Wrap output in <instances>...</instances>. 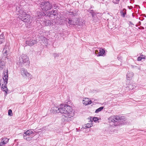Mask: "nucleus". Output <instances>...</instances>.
<instances>
[{
  "label": "nucleus",
  "mask_w": 146,
  "mask_h": 146,
  "mask_svg": "<svg viewBox=\"0 0 146 146\" xmlns=\"http://www.w3.org/2000/svg\"><path fill=\"white\" fill-rule=\"evenodd\" d=\"M74 112L72 108L66 105H61L60 106V113H64L62 120L65 123L72 121L74 115Z\"/></svg>",
  "instance_id": "f257e3e1"
},
{
  "label": "nucleus",
  "mask_w": 146,
  "mask_h": 146,
  "mask_svg": "<svg viewBox=\"0 0 146 146\" xmlns=\"http://www.w3.org/2000/svg\"><path fill=\"white\" fill-rule=\"evenodd\" d=\"M20 6L17 7L16 8V12L17 14L19 15L20 18L21 20L25 22H29L30 20V16L26 13L24 12L22 9H20Z\"/></svg>",
  "instance_id": "f03ea898"
},
{
  "label": "nucleus",
  "mask_w": 146,
  "mask_h": 146,
  "mask_svg": "<svg viewBox=\"0 0 146 146\" xmlns=\"http://www.w3.org/2000/svg\"><path fill=\"white\" fill-rule=\"evenodd\" d=\"M18 63L20 65L28 64L29 63V57L26 54H23L19 57Z\"/></svg>",
  "instance_id": "7ed1b4c3"
},
{
  "label": "nucleus",
  "mask_w": 146,
  "mask_h": 146,
  "mask_svg": "<svg viewBox=\"0 0 146 146\" xmlns=\"http://www.w3.org/2000/svg\"><path fill=\"white\" fill-rule=\"evenodd\" d=\"M120 117L117 116H112L108 118L109 122L112 125L116 126L119 124Z\"/></svg>",
  "instance_id": "20e7f679"
},
{
  "label": "nucleus",
  "mask_w": 146,
  "mask_h": 146,
  "mask_svg": "<svg viewBox=\"0 0 146 146\" xmlns=\"http://www.w3.org/2000/svg\"><path fill=\"white\" fill-rule=\"evenodd\" d=\"M40 5L41 9L46 11L50 9L52 7V5L48 2L42 3Z\"/></svg>",
  "instance_id": "39448f33"
},
{
  "label": "nucleus",
  "mask_w": 146,
  "mask_h": 146,
  "mask_svg": "<svg viewBox=\"0 0 146 146\" xmlns=\"http://www.w3.org/2000/svg\"><path fill=\"white\" fill-rule=\"evenodd\" d=\"M21 75L24 77H28L29 79L32 78V75L28 72L27 69L25 68H22L21 70Z\"/></svg>",
  "instance_id": "423d86ee"
},
{
  "label": "nucleus",
  "mask_w": 146,
  "mask_h": 146,
  "mask_svg": "<svg viewBox=\"0 0 146 146\" xmlns=\"http://www.w3.org/2000/svg\"><path fill=\"white\" fill-rule=\"evenodd\" d=\"M37 42L36 40L33 39L28 40L26 41V44L30 46L33 45L35 44H36Z\"/></svg>",
  "instance_id": "0eeeda50"
},
{
  "label": "nucleus",
  "mask_w": 146,
  "mask_h": 146,
  "mask_svg": "<svg viewBox=\"0 0 146 146\" xmlns=\"http://www.w3.org/2000/svg\"><path fill=\"white\" fill-rule=\"evenodd\" d=\"M134 76L133 73L131 71H128L126 75V78L128 80L132 79Z\"/></svg>",
  "instance_id": "6e6552de"
},
{
  "label": "nucleus",
  "mask_w": 146,
  "mask_h": 146,
  "mask_svg": "<svg viewBox=\"0 0 146 146\" xmlns=\"http://www.w3.org/2000/svg\"><path fill=\"white\" fill-rule=\"evenodd\" d=\"M91 101L88 98H84L83 100V103L85 105L91 104Z\"/></svg>",
  "instance_id": "1a4fd4ad"
},
{
  "label": "nucleus",
  "mask_w": 146,
  "mask_h": 146,
  "mask_svg": "<svg viewBox=\"0 0 146 146\" xmlns=\"http://www.w3.org/2000/svg\"><path fill=\"white\" fill-rule=\"evenodd\" d=\"M9 139L7 138H3L0 143V146H2L4 144H5L8 141Z\"/></svg>",
  "instance_id": "9d476101"
},
{
  "label": "nucleus",
  "mask_w": 146,
  "mask_h": 146,
  "mask_svg": "<svg viewBox=\"0 0 146 146\" xmlns=\"http://www.w3.org/2000/svg\"><path fill=\"white\" fill-rule=\"evenodd\" d=\"M44 25L46 26H50L53 24V21L45 20L44 21Z\"/></svg>",
  "instance_id": "9b49d317"
},
{
  "label": "nucleus",
  "mask_w": 146,
  "mask_h": 146,
  "mask_svg": "<svg viewBox=\"0 0 146 146\" xmlns=\"http://www.w3.org/2000/svg\"><path fill=\"white\" fill-rule=\"evenodd\" d=\"M99 54L97 55L98 56H103L105 55V51L102 48H100Z\"/></svg>",
  "instance_id": "f8f14e48"
},
{
  "label": "nucleus",
  "mask_w": 146,
  "mask_h": 146,
  "mask_svg": "<svg viewBox=\"0 0 146 146\" xmlns=\"http://www.w3.org/2000/svg\"><path fill=\"white\" fill-rule=\"evenodd\" d=\"M33 133V132L32 129H29L27 130V131L24 132L23 135H25L27 136H30V135H32Z\"/></svg>",
  "instance_id": "ddd939ff"
},
{
  "label": "nucleus",
  "mask_w": 146,
  "mask_h": 146,
  "mask_svg": "<svg viewBox=\"0 0 146 146\" xmlns=\"http://www.w3.org/2000/svg\"><path fill=\"white\" fill-rule=\"evenodd\" d=\"M60 106L59 107H54L52 108V110H53L54 113H60Z\"/></svg>",
  "instance_id": "4468645a"
},
{
  "label": "nucleus",
  "mask_w": 146,
  "mask_h": 146,
  "mask_svg": "<svg viewBox=\"0 0 146 146\" xmlns=\"http://www.w3.org/2000/svg\"><path fill=\"white\" fill-rule=\"evenodd\" d=\"M84 23H85L84 22V21L81 19H80L78 22H76L75 25H78L80 26H82L84 24Z\"/></svg>",
  "instance_id": "2eb2a0df"
},
{
  "label": "nucleus",
  "mask_w": 146,
  "mask_h": 146,
  "mask_svg": "<svg viewBox=\"0 0 146 146\" xmlns=\"http://www.w3.org/2000/svg\"><path fill=\"white\" fill-rule=\"evenodd\" d=\"M93 125L92 123H88L83 126H82V128H87L90 127Z\"/></svg>",
  "instance_id": "dca6fc26"
},
{
  "label": "nucleus",
  "mask_w": 146,
  "mask_h": 146,
  "mask_svg": "<svg viewBox=\"0 0 146 146\" xmlns=\"http://www.w3.org/2000/svg\"><path fill=\"white\" fill-rule=\"evenodd\" d=\"M45 15V14L42 11L40 12L37 14V17L38 19H40L43 16Z\"/></svg>",
  "instance_id": "f3484780"
},
{
  "label": "nucleus",
  "mask_w": 146,
  "mask_h": 146,
  "mask_svg": "<svg viewBox=\"0 0 146 146\" xmlns=\"http://www.w3.org/2000/svg\"><path fill=\"white\" fill-rule=\"evenodd\" d=\"M8 51V48L7 47H5L3 50V53L5 56L7 55V53Z\"/></svg>",
  "instance_id": "a211bd4d"
},
{
  "label": "nucleus",
  "mask_w": 146,
  "mask_h": 146,
  "mask_svg": "<svg viewBox=\"0 0 146 146\" xmlns=\"http://www.w3.org/2000/svg\"><path fill=\"white\" fill-rule=\"evenodd\" d=\"M4 41V34L2 33L0 35V43H2Z\"/></svg>",
  "instance_id": "6ab92c4d"
},
{
  "label": "nucleus",
  "mask_w": 146,
  "mask_h": 146,
  "mask_svg": "<svg viewBox=\"0 0 146 146\" xmlns=\"http://www.w3.org/2000/svg\"><path fill=\"white\" fill-rule=\"evenodd\" d=\"M23 138L27 140V141H30L32 139L31 137H29V136H27V135H23Z\"/></svg>",
  "instance_id": "aec40b11"
},
{
  "label": "nucleus",
  "mask_w": 146,
  "mask_h": 146,
  "mask_svg": "<svg viewBox=\"0 0 146 146\" xmlns=\"http://www.w3.org/2000/svg\"><path fill=\"white\" fill-rule=\"evenodd\" d=\"M7 74H5L4 76H3V78L5 82H6V83H7V81L8 80L7 78L8 77V76L7 75Z\"/></svg>",
  "instance_id": "412c9836"
},
{
  "label": "nucleus",
  "mask_w": 146,
  "mask_h": 146,
  "mask_svg": "<svg viewBox=\"0 0 146 146\" xmlns=\"http://www.w3.org/2000/svg\"><path fill=\"white\" fill-rule=\"evenodd\" d=\"M2 90L5 92L6 93H7V92L8 91L7 87L5 86V85H3V84L2 85Z\"/></svg>",
  "instance_id": "4be33fe9"
},
{
  "label": "nucleus",
  "mask_w": 146,
  "mask_h": 146,
  "mask_svg": "<svg viewBox=\"0 0 146 146\" xmlns=\"http://www.w3.org/2000/svg\"><path fill=\"white\" fill-rule=\"evenodd\" d=\"M104 108V107H101L99 108H98L96 110L95 112L96 113H98L99 112L101 111Z\"/></svg>",
  "instance_id": "5701e85b"
},
{
  "label": "nucleus",
  "mask_w": 146,
  "mask_h": 146,
  "mask_svg": "<svg viewBox=\"0 0 146 146\" xmlns=\"http://www.w3.org/2000/svg\"><path fill=\"white\" fill-rule=\"evenodd\" d=\"M68 23L70 24V25H75V23L76 22L75 21H72V20L71 19H68Z\"/></svg>",
  "instance_id": "b1692460"
},
{
  "label": "nucleus",
  "mask_w": 146,
  "mask_h": 146,
  "mask_svg": "<svg viewBox=\"0 0 146 146\" xmlns=\"http://www.w3.org/2000/svg\"><path fill=\"white\" fill-rule=\"evenodd\" d=\"M4 64L5 62L3 61H1L0 62V69L3 68Z\"/></svg>",
  "instance_id": "393cba45"
},
{
  "label": "nucleus",
  "mask_w": 146,
  "mask_h": 146,
  "mask_svg": "<svg viewBox=\"0 0 146 146\" xmlns=\"http://www.w3.org/2000/svg\"><path fill=\"white\" fill-rule=\"evenodd\" d=\"M121 15L123 17H124L125 16V15L126 14V12H125V10H123V11H121Z\"/></svg>",
  "instance_id": "a878e982"
},
{
  "label": "nucleus",
  "mask_w": 146,
  "mask_h": 146,
  "mask_svg": "<svg viewBox=\"0 0 146 146\" xmlns=\"http://www.w3.org/2000/svg\"><path fill=\"white\" fill-rule=\"evenodd\" d=\"M13 115L12 110H9L8 111V115L10 116H12Z\"/></svg>",
  "instance_id": "bb28decb"
},
{
  "label": "nucleus",
  "mask_w": 146,
  "mask_h": 146,
  "mask_svg": "<svg viewBox=\"0 0 146 146\" xmlns=\"http://www.w3.org/2000/svg\"><path fill=\"white\" fill-rule=\"evenodd\" d=\"M93 120L94 122H96L98 120V119L97 117H94L93 118Z\"/></svg>",
  "instance_id": "cd10ccee"
},
{
  "label": "nucleus",
  "mask_w": 146,
  "mask_h": 146,
  "mask_svg": "<svg viewBox=\"0 0 146 146\" xmlns=\"http://www.w3.org/2000/svg\"><path fill=\"white\" fill-rule=\"evenodd\" d=\"M90 13L91 14L92 17H94L95 15V13L93 12V10H91Z\"/></svg>",
  "instance_id": "c85d7f7f"
},
{
  "label": "nucleus",
  "mask_w": 146,
  "mask_h": 146,
  "mask_svg": "<svg viewBox=\"0 0 146 146\" xmlns=\"http://www.w3.org/2000/svg\"><path fill=\"white\" fill-rule=\"evenodd\" d=\"M142 59V56L141 55L140 56H139L137 58V60L138 61H141Z\"/></svg>",
  "instance_id": "c756f323"
},
{
  "label": "nucleus",
  "mask_w": 146,
  "mask_h": 146,
  "mask_svg": "<svg viewBox=\"0 0 146 146\" xmlns=\"http://www.w3.org/2000/svg\"><path fill=\"white\" fill-rule=\"evenodd\" d=\"M69 14L70 15H76V13H74L73 12H69Z\"/></svg>",
  "instance_id": "7c9ffc66"
},
{
  "label": "nucleus",
  "mask_w": 146,
  "mask_h": 146,
  "mask_svg": "<svg viewBox=\"0 0 146 146\" xmlns=\"http://www.w3.org/2000/svg\"><path fill=\"white\" fill-rule=\"evenodd\" d=\"M141 56H142V59H145L146 58V56L145 55H141Z\"/></svg>",
  "instance_id": "2f4dec72"
},
{
  "label": "nucleus",
  "mask_w": 146,
  "mask_h": 146,
  "mask_svg": "<svg viewBox=\"0 0 146 146\" xmlns=\"http://www.w3.org/2000/svg\"><path fill=\"white\" fill-rule=\"evenodd\" d=\"M95 54H99V52H98V51L97 50H96L95 51Z\"/></svg>",
  "instance_id": "473e14b6"
},
{
  "label": "nucleus",
  "mask_w": 146,
  "mask_h": 146,
  "mask_svg": "<svg viewBox=\"0 0 146 146\" xmlns=\"http://www.w3.org/2000/svg\"><path fill=\"white\" fill-rule=\"evenodd\" d=\"M116 1V2H115L116 3H118V2L119 1V0H115Z\"/></svg>",
  "instance_id": "72a5a7b5"
},
{
  "label": "nucleus",
  "mask_w": 146,
  "mask_h": 146,
  "mask_svg": "<svg viewBox=\"0 0 146 146\" xmlns=\"http://www.w3.org/2000/svg\"><path fill=\"white\" fill-rule=\"evenodd\" d=\"M64 19L65 21H68V19H67L65 18Z\"/></svg>",
  "instance_id": "f704fd0d"
},
{
  "label": "nucleus",
  "mask_w": 146,
  "mask_h": 146,
  "mask_svg": "<svg viewBox=\"0 0 146 146\" xmlns=\"http://www.w3.org/2000/svg\"><path fill=\"white\" fill-rule=\"evenodd\" d=\"M140 67L139 68H138V69H139V70H140Z\"/></svg>",
  "instance_id": "c9c22d12"
},
{
  "label": "nucleus",
  "mask_w": 146,
  "mask_h": 146,
  "mask_svg": "<svg viewBox=\"0 0 146 146\" xmlns=\"http://www.w3.org/2000/svg\"><path fill=\"white\" fill-rule=\"evenodd\" d=\"M131 86V85H130L129 86Z\"/></svg>",
  "instance_id": "e433bc0d"
}]
</instances>
